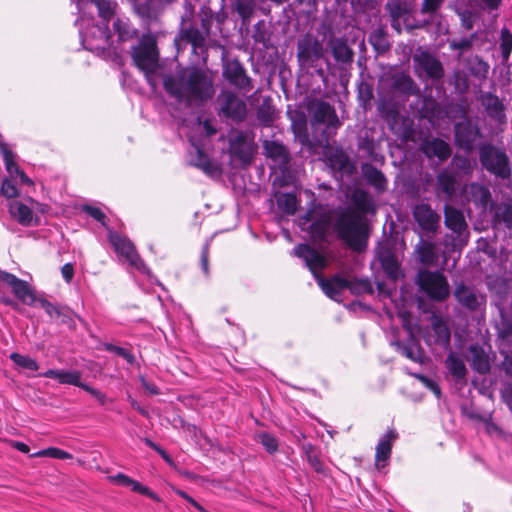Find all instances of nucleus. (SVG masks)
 Masks as SVG:
<instances>
[{"instance_id": "nucleus-8", "label": "nucleus", "mask_w": 512, "mask_h": 512, "mask_svg": "<svg viewBox=\"0 0 512 512\" xmlns=\"http://www.w3.org/2000/svg\"><path fill=\"white\" fill-rule=\"evenodd\" d=\"M9 213L22 226L37 225L40 222L39 214L48 212L49 207L32 197L25 198V202L12 200L8 205Z\"/></svg>"}, {"instance_id": "nucleus-38", "label": "nucleus", "mask_w": 512, "mask_h": 512, "mask_svg": "<svg viewBox=\"0 0 512 512\" xmlns=\"http://www.w3.org/2000/svg\"><path fill=\"white\" fill-rule=\"evenodd\" d=\"M183 37L189 43H191L194 50L197 48H202L205 43V36L203 33L196 27H189L183 31Z\"/></svg>"}, {"instance_id": "nucleus-32", "label": "nucleus", "mask_w": 512, "mask_h": 512, "mask_svg": "<svg viewBox=\"0 0 512 512\" xmlns=\"http://www.w3.org/2000/svg\"><path fill=\"white\" fill-rule=\"evenodd\" d=\"M445 365L449 373L456 380H462L465 378L467 372L466 366L464 364V361L455 353H449V355L446 358Z\"/></svg>"}, {"instance_id": "nucleus-47", "label": "nucleus", "mask_w": 512, "mask_h": 512, "mask_svg": "<svg viewBox=\"0 0 512 512\" xmlns=\"http://www.w3.org/2000/svg\"><path fill=\"white\" fill-rule=\"evenodd\" d=\"M409 375L413 376L417 380H419L427 389H429L437 398L441 397V389L439 385L433 380L419 373H411L407 372Z\"/></svg>"}, {"instance_id": "nucleus-2", "label": "nucleus", "mask_w": 512, "mask_h": 512, "mask_svg": "<svg viewBox=\"0 0 512 512\" xmlns=\"http://www.w3.org/2000/svg\"><path fill=\"white\" fill-rule=\"evenodd\" d=\"M292 254L305 262L322 291L333 300L337 301L345 289L358 293L369 287L367 281L353 282L340 275L325 279L319 272L327 267V258L307 244H298L294 247Z\"/></svg>"}, {"instance_id": "nucleus-10", "label": "nucleus", "mask_w": 512, "mask_h": 512, "mask_svg": "<svg viewBox=\"0 0 512 512\" xmlns=\"http://www.w3.org/2000/svg\"><path fill=\"white\" fill-rule=\"evenodd\" d=\"M453 295L458 304L464 309L470 312L484 313L486 296L475 288L460 283L455 287Z\"/></svg>"}, {"instance_id": "nucleus-40", "label": "nucleus", "mask_w": 512, "mask_h": 512, "mask_svg": "<svg viewBox=\"0 0 512 512\" xmlns=\"http://www.w3.org/2000/svg\"><path fill=\"white\" fill-rule=\"evenodd\" d=\"M306 459L310 466L316 471H322V463L318 457V451L311 443H306L302 446Z\"/></svg>"}, {"instance_id": "nucleus-25", "label": "nucleus", "mask_w": 512, "mask_h": 512, "mask_svg": "<svg viewBox=\"0 0 512 512\" xmlns=\"http://www.w3.org/2000/svg\"><path fill=\"white\" fill-rule=\"evenodd\" d=\"M415 253L418 261L425 265H435L439 259L437 245L431 241L421 239L415 248Z\"/></svg>"}, {"instance_id": "nucleus-19", "label": "nucleus", "mask_w": 512, "mask_h": 512, "mask_svg": "<svg viewBox=\"0 0 512 512\" xmlns=\"http://www.w3.org/2000/svg\"><path fill=\"white\" fill-rule=\"evenodd\" d=\"M420 150L427 158L436 157L440 162L447 160L452 153L450 145L439 138L424 140L420 145Z\"/></svg>"}, {"instance_id": "nucleus-51", "label": "nucleus", "mask_w": 512, "mask_h": 512, "mask_svg": "<svg viewBox=\"0 0 512 512\" xmlns=\"http://www.w3.org/2000/svg\"><path fill=\"white\" fill-rule=\"evenodd\" d=\"M83 210L96 221L100 222L104 227H106V229L108 228L106 225V215L100 208L91 205H85Z\"/></svg>"}, {"instance_id": "nucleus-24", "label": "nucleus", "mask_w": 512, "mask_h": 512, "mask_svg": "<svg viewBox=\"0 0 512 512\" xmlns=\"http://www.w3.org/2000/svg\"><path fill=\"white\" fill-rule=\"evenodd\" d=\"M224 77L233 85L245 88L249 85V78L239 62L228 63L223 70Z\"/></svg>"}, {"instance_id": "nucleus-27", "label": "nucleus", "mask_w": 512, "mask_h": 512, "mask_svg": "<svg viewBox=\"0 0 512 512\" xmlns=\"http://www.w3.org/2000/svg\"><path fill=\"white\" fill-rule=\"evenodd\" d=\"M482 104L490 118L500 123L505 122L504 106L496 95L486 93L482 98Z\"/></svg>"}, {"instance_id": "nucleus-58", "label": "nucleus", "mask_w": 512, "mask_h": 512, "mask_svg": "<svg viewBox=\"0 0 512 512\" xmlns=\"http://www.w3.org/2000/svg\"><path fill=\"white\" fill-rule=\"evenodd\" d=\"M198 127H199V129H201L202 131L205 132L206 138H208L216 133V129L209 119H205L204 121H199Z\"/></svg>"}, {"instance_id": "nucleus-53", "label": "nucleus", "mask_w": 512, "mask_h": 512, "mask_svg": "<svg viewBox=\"0 0 512 512\" xmlns=\"http://www.w3.org/2000/svg\"><path fill=\"white\" fill-rule=\"evenodd\" d=\"M301 57H310L318 59L322 55V46L318 43V41L313 42L309 48L303 47L299 53Z\"/></svg>"}, {"instance_id": "nucleus-57", "label": "nucleus", "mask_w": 512, "mask_h": 512, "mask_svg": "<svg viewBox=\"0 0 512 512\" xmlns=\"http://www.w3.org/2000/svg\"><path fill=\"white\" fill-rule=\"evenodd\" d=\"M444 0H423L422 12L432 13L435 12L442 5Z\"/></svg>"}, {"instance_id": "nucleus-12", "label": "nucleus", "mask_w": 512, "mask_h": 512, "mask_svg": "<svg viewBox=\"0 0 512 512\" xmlns=\"http://www.w3.org/2000/svg\"><path fill=\"white\" fill-rule=\"evenodd\" d=\"M220 115L240 122L245 119L247 107L245 102L232 92H222L218 96Z\"/></svg>"}, {"instance_id": "nucleus-4", "label": "nucleus", "mask_w": 512, "mask_h": 512, "mask_svg": "<svg viewBox=\"0 0 512 512\" xmlns=\"http://www.w3.org/2000/svg\"><path fill=\"white\" fill-rule=\"evenodd\" d=\"M158 56L156 42L151 37H144L132 52L133 63L144 73L153 90L156 89L159 81Z\"/></svg>"}, {"instance_id": "nucleus-30", "label": "nucleus", "mask_w": 512, "mask_h": 512, "mask_svg": "<svg viewBox=\"0 0 512 512\" xmlns=\"http://www.w3.org/2000/svg\"><path fill=\"white\" fill-rule=\"evenodd\" d=\"M277 207L286 215H294L299 206V200L294 193H276Z\"/></svg>"}, {"instance_id": "nucleus-23", "label": "nucleus", "mask_w": 512, "mask_h": 512, "mask_svg": "<svg viewBox=\"0 0 512 512\" xmlns=\"http://www.w3.org/2000/svg\"><path fill=\"white\" fill-rule=\"evenodd\" d=\"M470 361L472 368L480 373L486 374L490 371L489 354L478 344H473L469 348Z\"/></svg>"}, {"instance_id": "nucleus-7", "label": "nucleus", "mask_w": 512, "mask_h": 512, "mask_svg": "<svg viewBox=\"0 0 512 512\" xmlns=\"http://www.w3.org/2000/svg\"><path fill=\"white\" fill-rule=\"evenodd\" d=\"M480 162L484 169L497 178L508 179L512 170L506 152L490 144L480 147Z\"/></svg>"}, {"instance_id": "nucleus-22", "label": "nucleus", "mask_w": 512, "mask_h": 512, "mask_svg": "<svg viewBox=\"0 0 512 512\" xmlns=\"http://www.w3.org/2000/svg\"><path fill=\"white\" fill-rule=\"evenodd\" d=\"M392 345H394L403 356L412 360L413 362L421 364L424 363L425 355L419 342L413 337H410L407 343L396 340L392 343Z\"/></svg>"}, {"instance_id": "nucleus-39", "label": "nucleus", "mask_w": 512, "mask_h": 512, "mask_svg": "<svg viewBox=\"0 0 512 512\" xmlns=\"http://www.w3.org/2000/svg\"><path fill=\"white\" fill-rule=\"evenodd\" d=\"M17 179L16 177H11L8 175L7 178H4L2 184L0 186V194L6 197L7 199H14L18 197L19 191L17 188Z\"/></svg>"}, {"instance_id": "nucleus-64", "label": "nucleus", "mask_w": 512, "mask_h": 512, "mask_svg": "<svg viewBox=\"0 0 512 512\" xmlns=\"http://www.w3.org/2000/svg\"><path fill=\"white\" fill-rule=\"evenodd\" d=\"M505 372L508 376L512 377V356L505 357L503 362Z\"/></svg>"}, {"instance_id": "nucleus-28", "label": "nucleus", "mask_w": 512, "mask_h": 512, "mask_svg": "<svg viewBox=\"0 0 512 512\" xmlns=\"http://www.w3.org/2000/svg\"><path fill=\"white\" fill-rule=\"evenodd\" d=\"M380 264L386 276L392 281L402 277V271L397 257L390 251H386L380 255Z\"/></svg>"}, {"instance_id": "nucleus-56", "label": "nucleus", "mask_w": 512, "mask_h": 512, "mask_svg": "<svg viewBox=\"0 0 512 512\" xmlns=\"http://www.w3.org/2000/svg\"><path fill=\"white\" fill-rule=\"evenodd\" d=\"M82 389L91 394L101 405H104L106 403V395L99 391L98 389L93 388L86 383L83 385Z\"/></svg>"}, {"instance_id": "nucleus-49", "label": "nucleus", "mask_w": 512, "mask_h": 512, "mask_svg": "<svg viewBox=\"0 0 512 512\" xmlns=\"http://www.w3.org/2000/svg\"><path fill=\"white\" fill-rule=\"evenodd\" d=\"M128 488H130L132 491L137 492L141 495H146L155 501L160 500L159 497L157 496V494L152 492L147 486L142 485L140 482L135 481L132 478L129 482Z\"/></svg>"}, {"instance_id": "nucleus-13", "label": "nucleus", "mask_w": 512, "mask_h": 512, "mask_svg": "<svg viewBox=\"0 0 512 512\" xmlns=\"http://www.w3.org/2000/svg\"><path fill=\"white\" fill-rule=\"evenodd\" d=\"M454 133L457 146L468 153L474 149L475 142L480 136L479 128L469 120L456 123Z\"/></svg>"}, {"instance_id": "nucleus-54", "label": "nucleus", "mask_w": 512, "mask_h": 512, "mask_svg": "<svg viewBox=\"0 0 512 512\" xmlns=\"http://www.w3.org/2000/svg\"><path fill=\"white\" fill-rule=\"evenodd\" d=\"M327 226L326 220L314 221L310 224V232L312 235L323 237L326 233Z\"/></svg>"}, {"instance_id": "nucleus-26", "label": "nucleus", "mask_w": 512, "mask_h": 512, "mask_svg": "<svg viewBox=\"0 0 512 512\" xmlns=\"http://www.w3.org/2000/svg\"><path fill=\"white\" fill-rule=\"evenodd\" d=\"M264 154L279 165L289 163V154L286 147L278 141L265 140L263 143Z\"/></svg>"}, {"instance_id": "nucleus-46", "label": "nucleus", "mask_w": 512, "mask_h": 512, "mask_svg": "<svg viewBox=\"0 0 512 512\" xmlns=\"http://www.w3.org/2000/svg\"><path fill=\"white\" fill-rule=\"evenodd\" d=\"M54 320L58 321L60 324L66 325L70 329L75 328L74 313L70 308L66 306H62L60 308Z\"/></svg>"}, {"instance_id": "nucleus-3", "label": "nucleus", "mask_w": 512, "mask_h": 512, "mask_svg": "<svg viewBox=\"0 0 512 512\" xmlns=\"http://www.w3.org/2000/svg\"><path fill=\"white\" fill-rule=\"evenodd\" d=\"M339 237L352 249L362 250L366 246L368 229L362 215L346 208L341 211L335 222Z\"/></svg>"}, {"instance_id": "nucleus-1", "label": "nucleus", "mask_w": 512, "mask_h": 512, "mask_svg": "<svg viewBox=\"0 0 512 512\" xmlns=\"http://www.w3.org/2000/svg\"><path fill=\"white\" fill-rule=\"evenodd\" d=\"M166 92L186 105H202L215 94L212 78L197 67H187L163 79Z\"/></svg>"}, {"instance_id": "nucleus-55", "label": "nucleus", "mask_w": 512, "mask_h": 512, "mask_svg": "<svg viewBox=\"0 0 512 512\" xmlns=\"http://www.w3.org/2000/svg\"><path fill=\"white\" fill-rule=\"evenodd\" d=\"M107 350L117 354L118 356L123 357L130 364L134 362V356L132 355V353L123 347L108 345Z\"/></svg>"}, {"instance_id": "nucleus-63", "label": "nucleus", "mask_w": 512, "mask_h": 512, "mask_svg": "<svg viewBox=\"0 0 512 512\" xmlns=\"http://www.w3.org/2000/svg\"><path fill=\"white\" fill-rule=\"evenodd\" d=\"M208 249H209V245H208V243H206L202 249L201 260H200L202 270L206 275L208 274Z\"/></svg>"}, {"instance_id": "nucleus-21", "label": "nucleus", "mask_w": 512, "mask_h": 512, "mask_svg": "<svg viewBox=\"0 0 512 512\" xmlns=\"http://www.w3.org/2000/svg\"><path fill=\"white\" fill-rule=\"evenodd\" d=\"M444 222L448 229L458 235H461L467 228L463 212L449 205L444 208Z\"/></svg>"}, {"instance_id": "nucleus-60", "label": "nucleus", "mask_w": 512, "mask_h": 512, "mask_svg": "<svg viewBox=\"0 0 512 512\" xmlns=\"http://www.w3.org/2000/svg\"><path fill=\"white\" fill-rule=\"evenodd\" d=\"M61 274L66 283H70L74 276V267L71 263H66L61 268Z\"/></svg>"}, {"instance_id": "nucleus-5", "label": "nucleus", "mask_w": 512, "mask_h": 512, "mask_svg": "<svg viewBox=\"0 0 512 512\" xmlns=\"http://www.w3.org/2000/svg\"><path fill=\"white\" fill-rule=\"evenodd\" d=\"M311 126L314 132L320 133L318 141L328 144L331 137L336 134L340 121L335 113V109L324 101L315 104L311 119Z\"/></svg>"}, {"instance_id": "nucleus-17", "label": "nucleus", "mask_w": 512, "mask_h": 512, "mask_svg": "<svg viewBox=\"0 0 512 512\" xmlns=\"http://www.w3.org/2000/svg\"><path fill=\"white\" fill-rule=\"evenodd\" d=\"M192 149L189 150L188 162L190 165L201 169L205 174L213 176L218 172V167L214 164L208 155L203 151V144L189 137Z\"/></svg>"}, {"instance_id": "nucleus-11", "label": "nucleus", "mask_w": 512, "mask_h": 512, "mask_svg": "<svg viewBox=\"0 0 512 512\" xmlns=\"http://www.w3.org/2000/svg\"><path fill=\"white\" fill-rule=\"evenodd\" d=\"M229 150L232 156L249 163L254 154L253 136L247 131L232 132L229 138Z\"/></svg>"}, {"instance_id": "nucleus-59", "label": "nucleus", "mask_w": 512, "mask_h": 512, "mask_svg": "<svg viewBox=\"0 0 512 512\" xmlns=\"http://www.w3.org/2000/svg\"><path fill=\"white\" fill-rule=\"evenodd\" d=\"M471 43L472 42H471L470 39L462 38V39H459V40H453L450 43V47L453 50L464 51V50L468 49L471 46Z\"/></svg>"}, {"instance_id": "nucleus-33", "label": "nucleus", "mask_w": 512, "mask_h": 512, "mask_svg": "<svg viewBox=\"0 0 512 512\" xmlns=\"http://www.w3.org/2000/svg\"><path fill=\"white\" fill-rule=\"evenodd\" d=\"M332 54L336 61L347 63L352 60L353 52L342 39H336L331 42Z\"/></svg>"}, {"instance_id": "nucleus-45", "label": "nucleus", "mask_w": 512, "mask_h": 512, "mask_svg": "<svg viewBox=\"0 0 512 512\" xmlns=\"http://www.w3.org/2000/svg\"><path fill=\"white\" fill-rule=\"evenodd\" d=\"M452 166L456 168V170L461 175H470L472 173L473 167L469 158L462 157L459 155H455L451 162Z\"/></svg>"}, {"instance_id": "nucleus-61", "label": "nucleus", "mask_w": 512, "mask_h": 512, "mask_svg": "<svg viewBox=\"0 0 512 512\" xmlns=\"http://www.w3.org/2000/svg\"><path fill=\"white\" fill-rule=\"evenodd\" d=\"M110 480L117 485L128 487L131 478L123 473H118L114 476H111Z\"/></svg>"}, {"instance_id": "nucleus-34", "label": "nucleus", "mask_w": 512, "mask_h": 512, "mask_svg": "<svg viewBox=\"0 0 512 512\" xmlns=\"http://www.w3.org/2000/svg\"><path fill=\"white\" fill-rule=\"evenodd\" d=\"M351 202L354 206L353 210L360 215L368 212L372 206L368 194L363 190H355L351 196Z\"/></svg>"}, {"instance_id": "nucleus-37", "label": "nucleus", "mask_w": 512, "mask_h": 512, "mask_svg": "<svg viewBox=\"0 0 512 512\" xmlns=\"http://www.w3.org/2000/svg\"><path fill=\"white\" fill-rule=\"evenodd\" d=\"M113 28L118 34L120 41H125L132 38L136 32L130 27L128 19L117 18L113 23Z\"/></svg>"}, {"instance_id": "nucleus-15", "label": "nucleus", "mask_w": 512, "mask_h": 512, "mask_svg": "<svg viewBox=\"0 0 512 512\" xmlns=\"http://www.w3.org/2000/svg\"><path fill=\"white\" fill-rule=\"evenodd\" d=\"M412 213L414 220L423 231L435 233L439 228L441 217L429 204H417Z\"/></svg>"}, {"instance_id": "nucleus-62", "label": "nucleus", "mask_w": 512, "mask_h": 512, "mask_svg": "<svg viewBox=\"0 0 512 512\" xmlns=\"http://www.w3.org/2000/svg\"><path fill=\"white\" fill-rule=\"evenodd\" d=\"M142 386L150 395H158L160 393L159 388L152 382L147 381L144 377H140Z\"/></svg>"}, {"instance_id": "nucleus-43", "label": "nucleus", "mask_w": 512, "mask_h": 512, "mask_svg": "<svg viewBox=\"0 0 512 512\" xmlns=\"http://www.w3.org/2000/svg\"><path fill=\"white\" fill-rule=\"evenodd\" d=\"M495 217L512 229V204H501L496 207Z\"/></svg>"}, {"instance_id": "nucleus-14", "label": "nucleus", "mask_w": 512, "mask_h": 512, "mask_svg": "<svg viewBox=\"0 0 512 512\" xmlns=\"http://www.w3.org/2000/svg\"><path fill=\"white\" fill-rule=\"evenodd\" d=\"M0 154L4 161L5 169L11 177H16L20 184L26 186H33L34 182L29 178L18 166L16 162V154L13 151V147L0 139Z\"/></svg>"}, {"instance_id": "nucleus-31", "label": "nucleus", "mask_w": 512, "mask_h": 512, "mask_svg": "<svg viewBox=\"0 0 512 512\" xmlns=\"http://www.w3.org/2000/svg\"><path fill=\"white\" fill-rule=\"evenodd\" d=\"M392 88L405 95H412L417 91L413 79L404 73L395 74L393 76Z\"/></svg>"}, {"instance_id": "nucleus-35", "label": "nucleus", "mask_w": 512, "mask_h": 512, "mask_svg": "<svg viewBox=\"0 0 512 512\" xmlns=\"http://www.w3.org/2000/svg\"><path fill=\"white\" fill-rule=\"evenodd\" d=\"M57 380L60 384L74 385L81 389L85 384L81 381V373L77 370H59Z\"/></svg>"}, {"instance_id": "nucleus-52", "label": "nucleus", "mask_w": 512, "mask_h": 512, "mask_svg": "<svg viewBox=\"0 0 512 512\" xmlns=\"http://www.w3.org/2000/svg\"><path fill=\"white\" fill-rule=\"evenodd\" d=\"M370 42L377 51H385L388 48V42L385 36L380 32H375L370 35Z\"/></svg>"}, {"instance_id": "nucleus-36", "label": "nucleus", "mask_w": 512, "mask_h": 512, "mask_svg": "<svg viewBox=\"0 0 512 512\" xmlns=\"http://www.w3.org/2000/svg\"><path fill=\"white\" fill-rule=\"evenodd\" d=\"M500 50L502 56V64H506L512 52V33L503 28L500 35Z\"/></svg>"}, {"instance_id": "nucleus-6", "label": "nucleus", "mask_w": 512, "mask_h": 512, "mask_svg": "<svg viewBox=\"0 0 512 512\" xmlns=\"http://www.w3.org/2000/svg\"><path fill=\"white\" fill-rule=\"evenodd\" d=\"M107 237L119 261L127 263L142 274L149 275L150 270L136 251L134 244L128 237L111 228H107Z\"/></svg>"}, {"instance_id": "nucleus-48", "label": "nucleus", "mask_w": 512, "mask_h": 512, "mask_svg": "<svg viewBox=\"0 0 512 512\" xmlns=\"http://www.w3.org/2000/svg\"><path fill=\"white\" fill-rule=\"evenodd\" d=\"M305 193L312 198L310 208L308 211L299 217L298 224L302 229H305V226L314 219V209L316 207V200L314 198V193L310 190H306Z\"/></svg>"}, {"instance_id": "nucleus-16", "label": "nucleus", "mask_w": 512, "mask_h": 512, "mask_svg": "<svg viewBox=\"0 0 512 512\" xmlns=\"http://www.w3.org/2000/svg\"><path fill=\"white\" fill-rule=\"evenodd\" d=\"M416 71H423L430 79H441L444 69L441 62L427 51H419L413 57Z\"/></svg>"}, {"instance_id": "nucleus-42", "label": "nucleus", "mask_w": 512, "mask_h": 512, "mask_svg": "<svg viewBox=\"0 0 512 512\" xmlns=\"http://www.w3.org/2000/svg\"><path fill=\"white\" fill-rule=\"evenodd\" d=\"M10 359L19 367L23 368V369H27V370H31V371H36L38 370L39 368V365L38 363L36 362L35 359L29 357V356H25V355H21L17 352H13L10 354Z\"/></svg>"}, {"instance_id": "nucleus-41", "label": "nucleus", "mask_w": 512, "mask_h": 512, "mask_svg": "<svg viewBox=\"0 0 512 512\" xmlns=\"http://www.w3.org/2000/svg\"><path fill=\"white\" fill-rule=\"evenodd\" d=\"M30 457H32V458L50 457V458L61 459V460L72 459V455L70 453H68L62 449L56 448V447H49V448L37 451V452L31 454Z\"/></svg>"}, {"instance_id": "nucleus-9", "label": "nucleus", "mask_w": 512, "mask_h": 512, "mask_svg": "<svg viewBox=\"0 0 512 512\" xmlns=\"http://www.w3.org/2000/svg\"><path fill=\"white\" fill-rule=\"evenodd\" d=\"M416 283L430 299L444 301L450 294L446 277L439 271L421 270L417 274Z\"/></svg>"}, {"instance_id": "nucleus-29", "label": "nucleus", "mask_w": 512, "mask_h": 512, "mask_svg": "<svg viewBox=\"0 0 512 512\" xmlns=\"http://www.w3.org/2000/svg\"><path fill=\"white\" fill-rule=\"evenodd\" d=\"M458 188L456 177L449 170L444 169L437 175V189L447 198H451Z\"/></svg>"}, {"instance_id": "nucleus-20", "label": "nucleus", "mask_w": 512, "mask_h": 512, "mask_svg": "<svg viewBox=\"0 0 512 512\" xmlns=\"http://www.w3.org/2000/svg\"><path fill=\"white\" fill-rule=\"evenodd\" d=\"M464 193L468 201L473 202L483 210L487 208L491 201L490 190L482 184L471 183L466 185L464 188Z\"/></svg>"}, {"instance_id": "nucleus-44", "label": "nucleus", "mask_w": 512, "mask_h": 512, "mask_svg": "<svg viewBox=\"0 0 512 512\" xmlns=\"http://www.w3.org/2000/svg\"><path fill=\"white\" fill-rule=\"evenodd\" d=\"M256 439L268 453L273 454L278 450V441L272 434L260 432L256 435Z\"/></svg>"}, {"instance_id": "nucleus-50", "label": "nucleus", "mask_w": 512, "mask_h": 512, "mask_svg": "<svg viewBox=\"0 0 512 512\" xmlns=\"http://www.w3.org/2000/svg\"><path fill=\"white\" fill-rule=\"evenodd\" d=\"M128 488H130L132 491L137 492L141 495H146L155 501L160 500L159 497L157 496V494L152 492L147 486L142 485L140 482L135 481L132 478L129 482Z\"/></svg>"}, {"instance_id": "nucleus-18", "label": "nucleus", "mask_w": 512, "mask_h": 512, "mask_svg": "<svg viewBox=\"0 0 512 512\" xmlns=\"http://www.w3.org/2000/svg\"><path fill=\"white\" fill-rule=\"evenodd\" d=\"M397 438L398 433L394 429H390L378 440L375 448V467L377 470H381L388 464Z\"/></svg>"}]
</instances>
